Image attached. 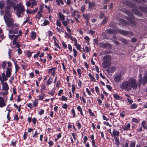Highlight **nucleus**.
Here are the masks:
<instances>
[{
    "mask_svg": "<svg viewBox=\"0 0 147 147\" xmlns=\"http://www.w3.org/2000/svg\"><path fill=\"white\" fill-rule=\"evenodd\" d=\"M136 141H134L131 142L130 146V147H135L136 145Z\"/></svg>",
    "mask_w": 147,
    "mask_h": 147,
    "instance_id": "obj_47",
    "label": "nucleus"
},
{
    "mask_svg": "<svg viewBox=\"0 0 147 147\" xmlns=\"http://www.w3.org/2000/svg\"><path fill=\"white\" fill-rule=\"evenodd\" d=\"M56 25L57 26L59 27H61V22L58 20H57L56 21Z\"/></svg>",
    "mask_w": 147,
    "mask_h": 147,
    "instance_id": "obj_45",
    "label": "nucleus"
},
{
    "mask_svg": "<svg viewBox=\"0 0 147 147\" xmlns=\"http://www.w3.org/2000/svg\"><path fill=\"white\" fill-rule=\"evenodd\" d=\"M116 67L115 66H113L109 67L107 70V72L109 73L113 72L115 70Z\"/></svg>",
    "mask_w": 147,
    "mask_h": 147,
    "instance_id": "obj_24",
    "label": "nucleus"
},
{
    "mask_svg": "<svg viewBox=\"0 0 147 147\" xmlns=\"http://www.w3.org/2000/svg\"><path fill=\"white\" fill-rule=\"evenodd\" d=\"M56 41L57 40L54 41V45L56 47L58 48V49H61V47L59 46V44L57 43Z\"/></svg>",
    "mask_w": 147,
    "mask_h": 147,
    "instance_id": "obj_54",
    "label": "nucleus"
},
{
    "mask_svg": "<svg viewBox=\"0 0 147 147\" xmlns=\"http://www.w3.org/2000/svg\"><path fill=\"white\" fill-rule=\"evenodd\" d=\"M100 47L103 48L108 49H111L112 46L111 44L108 43H104L102 42H100L98 44Z\"/></svg>",
    "mask_w": 147,
    "mask_h": 147,
    "instance_id": "obj_11",
    "label": "nucleus"
},
{
    "mask_svg": "<svg viewBox=\"0 0 147 147\" xmlns=\"http://www.w3.org/2000/svg\"><path fill=\"white\" fill-rule=\"evenodd\" d=\"M73 52L74 53V57L76 58L78 55V52L76 49L74 48L73 49Z\"/></svg>",
    "mask_w": 147,
    "mask_h": 147,
    "instance_id": "obj_52",
    "label": "nucleus"
},
{
    "mask_svg": "<svg viewBox=\"0 0 147 147\" xmlns=\"http://www.w3.org/2000/svg\"><path fill=\"white\" fill-rule=\"evenodd\" d=\"M66 30L69 32V35H71V30L70 28L67 26H66Z\"/></svg>",
    "mask_w": 147,
    "mask_h": 147,
    "instance_id": "obj_58",
    "label": "nucleus"
},
{
    "mask_svg": "<svg viewBox=\"0 0 147 147\" xmlns=\"http://www.w3.org/2000/svg\"><path fill=\"white\" fill-rule=\"evenodd\" d=\"M137 106L136 104L134 103L131 105L130 108L131 109H135L137 108Z\"/></svg>",
    "mask_w": 147,
    "mask_h": 147,
    "instance_id": "obj_48",
    "label": "nucleus"
},
{
    "mask_svg": "<svg viewBox=\"0 0 147 147\" xmlns=\"http://www.w3.org/2000/svg\"><path fill=\"white\" fill-rule=\"evenodd\" d=\"M111 56L107 55L105 56L102 59V66L103 68H106L111 66Z\"/></svg>",
    "mask_w": 147,
    "mask_h": 147,
    "instance_id": "obj_3",
    "label": "nucleus"
},
{
    "mask_svg": "<svg viewBox=\"0 0 147 147\" xmlns=\"http://www.w3.org/2000/svg\"><path fill=\"white\" fill-rule=\"evenodd\" d=\"M11 6L10 5H7L5 8V13L4 16V18L6 17H11V14L10 13V9Z\"/></svg>",
    "mask_w": 147,
    "mask_h": 147,
    "instance_id": "obj_9",
    "label": "nucleus"
},
{
    "mask_svg": "<svg viewBox=\"0 0 147 147\" xmlns=\"http://www.w3.org/2000/svg\"><path fill=\"white\" fill-rule=\"evenodd\" d=\"M108 17H105L104 19L102 21L101 23V25H105L107 24V22L108 20Z\"/></svg>",
    "mask_w": 147,
    "mask_h": 147,
    "instance_id": "obj_31",
    "label": "nucleus"
},
{
    "mask_svg": "<svg viewBox=\"0 0 147 147\" xmlns=\"http://www.w3.org/2000/svg\"><path fill=\"white\" fill-rule=\"evenodd\" d=\"M45 96V94L44 93H43L42 94V95H39L38 96L39 97L38 98V100H42L43 99L44 97Z\"/></svg>",
    "mask_w": 147,
    "mask_h": 147,
    "instance_id": "obj_43",
    "label": "nucleus"
},
{
    "mask_svg": "<svg viewBox=\"0 0 147 147\" xmlns=\"http://www.w3.org/2000/svg\"><path fill=\"white\" fill-rule=\"evenodd\" d=\"M49 23V22L48 20H45L43 22V24H42L41 26H46L48 25Z\"/></svg>",
    "mask_w": 147,
    "mask_h": 147,
    "instance_id": "obj_46",
    "label": "nucleus"
},
{
    "mask_svg": "<svg viewBox=\"0 0 147 147\" xmlns=\"http://www.w3.org/2000/svg\"><path fill=\"white\" fill-rule=\"evenodd\" d=\"M2 85V90H3L8 91L9 89L8 85L6 82H3L1 83Z\"/></svg>",
    "mask_w": 147,
    "mask_h": 147,
    "instance_id": "obj_14",
    "label": "nucleus"
},
{
    "mask_svg": "<svg viewBox=\"0 0 147 147\" xmlns=\"http://www.w3.org/2000/svg\"><path fill=\"white\" fill-rule=\"evenodd\" d=\"M96 6L95 3L92 1V2H88V9L90 11H92V9H93Z\"/></svg>",
    "mask_w": 147,
    "mask_h": 147,
    "instance_id": "obj_16",
    "label": "nucleus"
},
{
    "mask_svg": "<svg viewBox=\"0 0 147 147\" xmlns=\"http://www.w3.org/2000/svg\"><path fill=\"white\" fill-rule=\"evenodd\" d=\"M138 7L137 6H136L135 8L131 9V11L134 13L139 16L142 17L143 15L142 12L139 11L138 10Z\"/></svg>",
    "mask_w": 147,
    "mask_h": 147,
    "instance_id": "obj_13",
    "label": "nucleus"
},
{
    "mask_svg": "<svg viewBox=\"0 0 147 147\" xmlns=\"http://www.w3.org/2000/svg\"><path fill=\"white\" fill-rule=\"evenodd\" d=\"M5 5V3L3 1H0V9H3L4 8Z\"/></svg>",
    "mask_w": 147,
    "mask_h": 147,
    "instance_id": "obj_32",
    "label": "nucleus"
},
{
    "mask_svg": "<svg viewBox=\"0 0 147 147\" xmlns=\"http://www.w3.org/2000/svg\"><path fill=\"white\" fill-rule=\"evenodd\" d=\"M33 53L30 52L29 51H27L26 54L28 58H30L32 56V54Z\"/></svg>",
    "mask_w": 147,
    "mask_h": 147,
    "instance_id": "obj_44",
    "label": "nucleus"
},
{
    "mask_svg": "<svg viewBox=\"0 0 147 147\" xmlns=\"http://www.w3.org/2000/svg\"><path fill=\"white\" fill-rule=\"evenodd\" d=\"M14 36L15 38H14L12 42V43L13 45H15V43H16V42H17V40L18 38V37L19 36L18 35L15 36Z\"/></svg>",
    "mask_w": 147,
    "mask_h": 147,
    "instance_id": "obj_39",
    "label": "nucleus"
},
{
    "mask_svg": "<svg viewBox=\"0 0 147 147\" xmlns=\"http://www.w3.org/2000/svg\"><path fill=\"white\" fill-rule=\"evenodd\" d=\"M138 82L139 87L141 86L142 84L144 86L147 84V71H146L144 74L143 77H142V76L140 75Z\"/></svg>",
    "mask_w": 147,
    "mask_h": 147,
    "instance_id": "obj_4",
    "label": "nucleus"
},
{
    "mask_svg": "<svg viewBox=\"0 0 147 147\" xmlns=\"http://www.w3.org/2000/svg\"><path fill=\"white\" fill-rule=\"evenodd\" d=\"M1 75L2 78H3V79H5L6 81H7L8 80V78L6 76V74H5L4 72L2 73Z\"/></svg>",
    "mask_w": 147,
    "mask_h": 147,
    "instance_id": "obj_42",
    "label": "nucleus"
},
{
    "mask_svg": "<svg viewBox=\"0 0 147 147\" xmlns=\"http://www.w3.org/2000/svg\"><path fill=\"white\" fill-rule=\"evenodd\" d=\"M13 60L14 62V64L15 68V73L16 74L19 70L20 67L17 64V61H16V62H15L14 61V60Z\"/></svg>",
    "mask_w": 147,
    "mask_h": 147,
    "instance_id": "obj_29",
    "label": "nucleus"
},
{
    "mask_svg": "<svg viewBox=\"0 0 147 147\" xmlns=\"http://www.w3.org/2000/svg\"><path fill=\"white\" fill-rule=\"evenodd\" d=\"M82 16L84 19L86 20L85 22L87 24H88L89 19L90 18V13L84 14Z\"/></svg>",
    "mask_w": 147,
    "mask_h": 147,
    "instance_id": "obj_15",
    "label": "nucleus"
},
{
    "mask_svg": "<svg viewBox=\"0 0 147 147\" xmlns=\"http://www.w3.org/2000/svg\"><path fill=\"white\" fill-rule=\"evenodd\" d=\"M78 126V129H80L82 127V125L78 121L77 123L76 124Z\"/></svg>",
    "mask_w": 147,
    "mask_h": 147,
    "instance_id": "obj_56",
    "label": "nucleus"
},
{
    "mask_svg": "<svg viewBox=\"0 0 147 147\" xmlns=\"http://www.w3.org/2000/svg\"><path fill=\"white\" fill-rule=\"evenodd\" d=\"M30 37L33 40H34L35 39L36 37V35L35 32L33 31L31 32Z\"/></svg>",
    "mask_w": 147,
    "mask_h": 147,
    "instance_id": "obj_26",
    "label": "nucleus"
},
{
    "mask_svg": "<svg viewBox=\"0 0 147 147\" xmlns=\"http://www.w3.org/2000/svg\"><path fill=\"white\" fill-rule=\"evenodd\" d=\"M88 76L90 79V81L94 82H96V80L94 76H93L91 73H89L88 74Z\"/></svg>",
    "mask_w": 147,
    "mask_h": 147,
    "instance_id": "obj_33",
    "label": "nucleus"
},
{
    "mask_svg": "<svg viewBox=\"0 0 147 147\" xmlns=\"http://www.w3.org/2000/svg\"><path fill=\"white\" fill-rule=\"evenodd\" d=\"M18 53L19 55H20L22 53V51L20 48L18 49Z\"/></svg>",
    "mask_w": 147,
    "mask_h": 147,
    "instance_id": "obj_64",
    "label": "nucleus"
},
{
    "mask_svg": "<svg viewBox=\"0 0 147 147\" xmlns=\"http://www.w3.org/2000/svg\"><path fill=\"white\" fill-rule=\"evenodd\" d=\"M128 80L131 89L132 88L134 89H136L137 88L138 84L137 83L135 79L131 78Z\"/></svg>",
    "mask_w": 147,
    "mask_h": 147,
    "instance_id": "obj_5",
    "label": "nucleus"
},
{
    "mask_svg": "<svg viewBox=\"0 0 147 147\" xmlns=\"http://www.w3.org/2000/svg\"><path fill=\"white\" fill-rule=\"evenodd\" d=\"M123 3L125 5H126L130 8L135 7L136 6H135V5L134 3L128 1H123Z\"/></svg>",
    "mask_w": 147,
    "mask_h": 147,
    "instance_id": "obj_12",
    "label": "nucleus"
},
{
    "mask_svg": "<svg viewBox=\"0 0 147 147\" xmlns=\"http://www.w3.org/2000/svg\"><path fill=\"white\" fill-rule=\"evenodd\" d=\"M113 96L114 97L116 100H119L121 99V97L117 94H113Z\"/></svg>",
    "mask_w": 147,
    "mask_h": 147,
    "instance_id": "obj_40",
    "label": "nucleus"
},
{
    "mask_svg": "<svg viewBox=\"0 0 147 147\" xmlns=\"http://www.w3.org/2000/svg\"><path fill=\"white\" fill-rule=\"evenodd\" d=\"M132 1L138 4L139 3H141L142 5H144V3L145 2L144 0H131Z\"/></svg>",
    "mask_w": 147,
    "mask_h": 147,
    "instance_id": "obj_25",
    "label": "nucleus"
},
{
    "mask_svg": "<svg viewBox=\"0 0 147 147\" xmlns=\"http://www.w3.org/2000/svg\"><path fill=\"white\" fill-rule=\"evenodd\" d=\"M55 89H52L51 92L48 93V94H50L52 96H53L55 93Z\"/></svg>",
    "mask_w": 147,
    "mask_h": 147,
    "instance_id": "obj_51",
    "label": "nucleus"
},
{
    "mask_svg": "<svg viewBox=\"0 0 147 147\" xmlns=\"http://www.w3.org/2000/svg\"><path fill=\"white\" fill-rule=\"evenodd\" d=\"M138 7L140 10L142 11L145 14V16L147 17V9L144 7L142 6H139Z\"/></svg>",
    "mask_w": 147,
    "mask_h": 147,
    "instance_id": "obj_21",
    "label": "nucleus"
},
{
    "mask_svg": "<svg viewBox=\"0 0 147 147\" xmlns=\"http://www.w3.org/2000/svg\"><path fill=\"white\" fill-rule=\"evenodd\" d=\"M68 105L66 104L65 103L62 106V108L65 109H67V108L68 107Z\"/></svg>",
    "mask_w": 147,
    "mask_h": 147,
    "instance_id": "obj_60",
    "label": "nucleus"
},
{
    "mask_svg": "<svg viewBox=\"0 0 147 147\" xmlns=\"http://www.w3.org/2000/svg\"><path fill=\"white\" fill-rule=\"evenodd\" d=\"M14 9L16 11V14L18 17H22L24 15V13L25 11V9L21 3L18 4Z\"/></svg>",
    "mask_w": 147,
    "mask_h": 147,
    "instance_id": "obj_2",
    "label": "nucleus"
},
{
    "mask_svg": "<svg viewBox=\"0 0 147 147\" xmlns=\"http://www.w3.org/2000/svg\"><path fill=\"white\" fill-rule=\"evenodd\" d=\"M12 71V69L11 68H7L6 74V76L8 78H9L11 77V75Z\"/></svg>",
    "mask_w": 147,
    "mask_h": 147,
    "instance_id": "obj_18",
    "label": "nucleus"
},
{
    "mask_svg": "<svg viewBox=\"0 0 147 147\" xmlns=\"http://www.w3.org/2000/svg\"><path fill=\"white\" fill-rule=\"evenodd\" d=\"M119 134V132L118 131H117L115 129L113 130L111 135H113L114 138H118Z\"/></svg>",
    "mask_w": 147,
    "mask_h": 147,
    "instance_id": "obj_20",
    "label": "nucleus"
},
{
    "mask_svg": "<svg viewBox=\"0 0 147 147\" xmlns=\"http://www.w3.org/2000/svg\"><path fill=\"white\" fill-rule=\"evenodd\" d=\"M4 20L6 23L7 26L8 27H11L14 24V20L10 17H6L4 18Z\"/></svg>",
    "mask_w": 147,
    "mask_h": 147,
    "instance_id": "obj_8",
    "label": "nucleus"
},
{
    "mask_svg": "<svg viewBox=\"0 0 147 147\" xmlns=\"http://www.w3.org/2000/svg\"><path fill=\"white\" fill-rule=\"evenodd\" d=\"M134 16L131 13L128 15V17H126V19L133 25L135 26L136 24V23L134 20Z\"/></svg>",
    "mask_w": 147,
    "mask_h": 147,
    "instance_id": "obj_10",
    "label": "nucleus"
},
{
    "mask_svg": "<svg viewBox=\"0 0 147 147\" xmlns=\"http://www.w3.org/2000/svg\"><path fill=\"white\" fill-rule=\"evenodd\" d=\"M114 138L115 140V145L117 146H119L120 144V142L119 137Z\"/></svg>",
    "mask_w": 147,
    "mask_h": 147,
    "instance_id": "obj_35",
    "label": "nucleus"
},
{
    "mask_svg": "<svg viewBox=\"0 0 147 147\" xmlns=\"http://www.w3.org/2000/svg\"><path fill=\"white\" fill-rule=\"evenodd\" d=\"M53 79V78L50 77L49 78V79L48 80L47 82L46 83V84L47 86H49V85L51 84V83L52 82V80Z\"/></svg>",
    "mask_w": 147,
    "mask_h": 147,
    "instance_id": "obj_38",
    "label": "nucleus"
},
{
    "mask_svg": "<svg viewBox=\"0 0 147 147\" xmlns=\"http://www.w3.org/2000/svg\"><path fill=\"white\" fill-rule=\"evenodd\" d=\"M122 76L121 74H119L114 78V80L116 83L119 82L121 79Z\"/></svg>",
    "mask_w": 147,
    "mask_h": 147,
    "instance_id": "obj_19",
    "label": "nucleus"
},
{
    "mask_svg": "<svg viewBox=\"0 0 147 147\" xmlns=\"http://www.w3.org/2000/svg\"><path fill=\"white\" fill-rule=\"evenodd\" d=\"M69 19L68 18H67L66 20L65 21L63 20L62 22V23L63 25L65 27L69 25Z\"/></svg>",
    "mask_w": 147,
    "mask_h": 147,
    "instance_id": "obj_27",
    "label": "nucleus"
},
{
    "mask_svg": "<svg viewBox=\"0 0 147 147\" xmlns=\"http://www.w3.org/2000/svg\"><path fill=\"white\" fill-rule=\"evenodd\" d=\"M104 17H105L104 13L102 12H100L99 16V18L100 19H102Z\"/></svg>",
    "mask_w": 147,
    "mask_h": 147,
    "instance_id": "obj_49",
    "label": "nucleus"
},
{
    "mask_svg": "<svg viewBox=\"0 0 147 147\" xmlns=\"http://www.w3.org/2000/svg\"><path fill=\"white\" fill-rule=\"evenodd\" d=\"M58 6H60L61 3L62 5L64 4V2L63 0H55Z\"/></svg>",
    "mask_w": 147,
    "mask_h": 147,
    "instance_id": "obj_34",
    "label": "nucleus"
},
{
    "mask_svg": "<svg viewBox=\"0 0 147 147\" xmlns=\"http://www.w3.org/2000/svg\"><path fill=\"white\" fill-rule=\"evenodd\" d=\"M136 131L137 132H140L142 131V127L139 126L138 128L137 129Z\"/></svg>",
    "mask_w": 147,
    "mask_h": 147,
    "instance_id": "obj_57",
    "label": "nucleus"
},
{
    "mask_svg": "<svg viewBox=\"0 0 147 147\" xmlns=\"http://www.w3.org/2000/svg\"><path fill=\"white\" fill-rule=\"evenodd\" d=\"M131 121L132 122L138 123L139 122L140 120L137 118H133L132 119Z\"/></svg>",
    "mask_w": 147,
    "mask_h": 147,
    "instance_id": "obj_37",
    "label": "nucleus"
},
{
    "mask_svg": "<svg viewBox=\"0 0 147 147\" xmlns=\"http://www.w3.org/2000/svg\"><path fill=\"white\" fill-rule=\"evenodd\" d=\"M32 121L33 124L35 125L36 123V121H37L36 118L35 117H34L32 119Z\"/></svg>",
    "mask_w": 147,
    "mask_h": 147,
    "instance_id": "obj_63",
    "label": "nucleus"
},
{
    "mask_svg": "<svg viewBox=\"0 0 147 147\" xmlns=\"http://www.w3.org/2000/svg\"><path fill=\"white\" fill-rule=\"evenodd\" d=\"M86 6L85 5H83L81 7V11L82 12V13L85 11V9Z\"/></svg>",
    "mask_w": 147,
    "mask_h": 147,
    "instance_id": "obj_53",
    "label": "nucleus"
},
{
    "mask_svg": "<svg viewBox=\"0 0 147 147\" xmlns=\"http://www.w3.org/2000/svg\"><path fill=\"white\" fill-rule=\"evenodd\" d=\"M28 135V133L26 132H25L24 134L23 135V139L24 140H26L27 138L26 136Z\"/></svg>",
    "mask_w": 147,
    "mask_h": 147,
    "instance_id": "obj_62",
    "label": "nucleus"
},
{
    "mask_svg": "<svg viewBox=\"0 0 147 147\" xmlns=\"http://www.w3.org/2000/svg\"><path fill=\"white\" fill-rule=\"evenodd\" d=\"M5 38L3 34H0V42Z\"/></svg>",
    "mask_w": 147,
    "mask_h": 147,
    "instance_id": "obj_61",
    "label": "nucleus"
},
{
    "mask_svg": "<svg viewBox=\"0 0 147 147\" xmlns=\"http://www.w3.org/2000/svg\"><path fill=\"white\" fill-rule=\"evenodd\" d=\"M38 102L37 101V99H36L33 102V107H35L37 106Z\"/></svg>",
    "mask_w": 147,
    "mask_h": 147,
    "instance_id": "obj_41",
    "label": "nucleus"
},
{
    "mask_svg": "<svg viewBox=\"0 0 147 147\" xmlns=\"http://www.w3.org/2000/svg\"><path fill=\"white\" fill-rule=\"evenodd\" d=\"M58 16L59 19L63 21L65 20V16L63 14H62L61 12L59 13Z\"/></svg>",
    "mask_w": 147,
    "mask_h": 147,
    "instance_id": "obj_30",
    "label": "nucleus"
},
{
    "mask_svg": "<svg viewBox=\"0 0 147 147\" xmlns=\"http://www.w3.org/2000/svg\"><path fill=\"white\" fill-rule=\"evenodd\" d=\"M6 62L5 61H3L1 64L0 65V68H2L3 70L5 69V67L6 65Z\"/></svg>",
    "mask_w": 147,
    "mask_h": 147,
    "instance_id": "obj_28",
    "label": "nucleus"
},
{
    "mask_svg": "<svg viewBox=\"0 0 147 147\" xmlns=\"http://www.w3.org/2000/svg\"><path fill=\"white\" fill-rule=\"evenodd\" d=\"M107 32L108 34H116L118 33L124 36H127L129 34L130 35H133V33L131 31H125L123 30L118 28L116 30L109 28L107 30Z\"/></svg>",
    "mask_w": 147,
    "mask_h": 147,
    "instance_id": "obj_1",
    "label": "nucleus"
},
{
    "mask_svg": "<svg viewBox=\"0 0 147 147\" xmlns=\"http://www.w3.org/2000/svg\"><path fill=\"white\" fill-rule=\"evenodd\" d=\"M11 29L9 31V32L11 34H17L19 29V27L16 24H13L11 26Z\"/></svg>",
    "mask_w": 147,
    "mask_h": 147,
    "instance_id": "obj_7",
    "label": "nucleus"
},
{
    "mask_svg": "<svg viewBox=\"0 0 147 147\" xmlns=\"http://www.w3.org/2000/svg\"><path fill=\"white\" fill-rule=\"evenodd\" d=\"M7 67L9 68H11L12 66V64L10 61H8L7 62Z\"/></svg>",
    "mask_w": 147,
    "mask_h": 147,
    "instance_id": "obj_55",
    "label": "nucleus"
},
{
    "mask_svg": "<svg viewBox=\"0 0 147 147\" xmlns=\"http://www.w3.org/2000/svg\"><path fill=\"white\" fill-rule=\"evenodd\" d=\"M6 105V103L4 102V99L2 97H0V107H3Z\"/></svg>",
    "mask_w": 147,
    "mask_h": 147,
    "instance_id": "obj_22",
    "label": "nucleus"
},
{
    "mask_svg": "<svg viewBox=\"0 0 147 147\" xmlns=\"http://www.w3.org/2000/svg\"><path fill=\"white\" fill-rule=\"evenodd\" d=\"M131 127L130 123H128L127 125H123L122 126V128L124 131H128L129 130Z\"/></svg>",
    "mask_w": 147,
    "mask_h": 147,
    "instance_id": "obj_23",
    "label": "nucleus"
},
{
    "mask_svg": "<svg viewBox=\"0 0 147 147\" xmlns=\"http://www.w3.org/2000/svg\"><path fill=\"white\" fill-rule=\"evenodd\" d=\"M38 133L37 131H36L34 134L32 136L33 138H37L38 137Z\"/></svg>",
    "mask_w": 147,
    "mask_h": 147,
    "instance_id": "obj_59",
    "label": "nucleus"
},
{
    "mask_svg": "<svg viewBox=\"0 0 147 147\" xmlns=\"http://www.w3.org/2000/svg\"><path fill=\"white\" fill-rule=\"evenodd\" d=\"M57 69L56 67H53L48 69V73H51V75L54 76L55 74V69Z\"/></svg>",
    "mask_w": 147,
    "mask_h": 147,
    "instance_id": "obj_17",
    "label": "nucleus"
},
{
    "mask_svg": "<svg viewBox=\"0 0 147 147\" xmlns=\"http://www.w3.org/2000/svg\"><path fill=\"white\" fill-rule=\"evenodd\" d=\"M120 88L123 90L126 89L127 91H129L131 90L128 80H126L122 82Z\"/></svg>",
    "mask_w": 147,
    "mask_h": 147,
    "instance_id": "obj_6",
    "label": "nucleus"
},
{
    "mask_svg": "<svg viewBox=\"0 0 147 147\" xmlns=\"http://www.w3.org/2000/svg\"><path fill=\"white\" fill-rule=\"evenodd\" d=\"M88 111L89 113L90 114L91 116L93 117H94L95 115L94 113L92 112V110L91 109H89Z\"/></svg>",
    "mask_w": 147,
    "mask_h": 147,
    "instance_id": "obj_50",
    "label": "nucleus"
},
{
    "mask_svg": "<svg viewBox=\"0 0 147 147\" xmlns=\"http://www.w3.org/2000/svg\"><path fill=\"white\" fill-rule=\"evenodd\" d=\"M119 114L121 117L123 118L125 115L126 113L125 111H120Z\"/></svg>",
    "mask_w": 147,
    "mask_h": 147,
    "instance_id": "obj_36",
    "label": "nucleus"
}]
</instances>
